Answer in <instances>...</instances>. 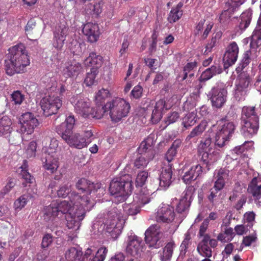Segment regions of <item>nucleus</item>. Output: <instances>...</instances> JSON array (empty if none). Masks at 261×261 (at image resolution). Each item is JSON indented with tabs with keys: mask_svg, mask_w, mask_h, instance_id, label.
Masks as SVG:
<instances>
[{
	"mask_svg": "<svg viewBox=\"0 0 261 261\" xmlns=\"http://www.w3.org/2000/svg\"><path fill=\"white\" fill-rule=\"evenodd\" d=\"M76 188L82 192H86L89 195L96 193V196L100 198L103 195L105 190L101 187V184L96 183L88 180L85 178H82L78 180L75 185Z\"/></svg>",
	"mask_w": 261,
	"mask_h": 261,
	"instance_id": "obj_9",
	"label": "nucleus"
},
{
	"mask_svg": "<svg viewBox=\"0 0 261 261\" xmlns=\"http://www.w3.org/2000/svg\"><path fill=\"white\" fill-rule=\"evenodd\" d=\"M74 110L77 114L84 118H90V116L92 115V108L89 99L86 98H80L75 104Z\"/></svg>",
	"mask_w": 261,
	"mask_h": 261,
	"instance_id": "obj_21",
	"label": "nucleus"
},
{
	"mask_svg": "<svg viewBox=\"0 0 261 261\" xmlns=\"http://www.w3.org/2000/svg\"><path fill=\"white\" fill-rule=\"evenodd\" d=\"M71 192L70 186L64 185L60 187V189L57 191V195L59 197L64 198L67 196H69Z\"/></svg>",
	"mask_w": 261,
	"mask_h": 261,
	"instance_id": "obj_54",
	"label": "nucleus"
},
{
	"mask_svg": "<svg viewBox=\"0 0 261 261\" xmlns=\"http://www.w3.org/2000/svg\"><path fill=\"white\" fill-rule=\"evenodd\" d=\"M175 213L174 208L170 205L162 207L158 212L156 221L158 222L170 223L174 220Z\"/></svg>",
	"mask_w": 261,
	"mask_h": 261,
	"instance_id": "obj_26",
	"label": "nucleus"
},
{
	"mask_svg": "<svg viewBox=\"0 0 261 261\" xmlns=\"http://www.w3.org/2000/svg\"><path fill=\"white\" fill-rule=\"evenodd\" d=\"M11 98L15 105H20L24 99V96L20 91L17 90L11 94Z\"/></svg>",
	"mask_w": 261,
	"mask_h": 261,
	"instance_id": "obj_60",
	"label": "nucleus"
},
{
	"mask_svg": "<svg viewBox=\"0 0 261 261\" xmlns=\"http://www.w3.org/2000/svg\"><path fill=\"white\" fill-rule=\"evenodd\" d=\"M179 118V114L177 112H173L169 113L168 116L165 119L164 122L166 124L165 127L170 124L176 122Z\"/></svg>",
	"mask_w": 261,
	"mask_h": 261,
	"instance_id": "obj_53",
	"label": "nucleus"
},
{
	"mask_svg": "<svg viewBox=\"0 0 261 261\" xmlns=\"http://www.w3.org/2000/svg\"><path fill=\"white\" fill-rule=\"evenodd\" d=\"M65 256L67 261H83V252L79 247L69 248L66 251Z\"/></svg>",
	"mask_w": 261,
	"mask_h": 261,
	"instance_id": "obj_34",
	"label": "nucleus"
},
{
	"mask_svg": "<svg viewBox=\"0 0 261 261\" xmlns=\"http://www.w3.org/2000/svg\"><path fill=\"white\" fill-rule=\"evenodd\" d=\"M175 245L173 242L168 243L165 247L163 249L162 251L159 252L160 259L162 261H167L171 259L173 249L175 248Z\"/></svg>",
	"mask_w": 261,
	"mask_h": 261,
	"instance_id": "obj_40",
	"label": "nucleus"
},
{
	"mask_svg": "<svg viewBox=\"0 0 261 261\" xmlns=\"http://www.w3.org/2000/svg\"><path fill=\"white\" fill-rule=\"evenodd\" d=\"M40 104L46 116L57 114L62 105V100L58 96L49 95L42 98Z\"/></svg>",
	"mask_w": 261,
	"mask_h": 261,
	"instance_id": "obj_8",
	"label": "nucleus"
},
{
	"mask_svg": "<svg viewBox=\"0 0 261 261\" xmlns=\"http://www.w3.org/2000/svg\"><path fill=\"white\" fill-rule=\"evenodd\" d=\"M151 160H149L148 158L143 155L137 158L134 162L135 166L138 169L144 168Z\"/></svg>",
	"mask_w": 261,
	"mask_h": 261,
	"instance_id": "obj_52",
	"label": "nucleus"
},
{
	"mask_svg": "<svg viewBox=\"0 0 261 261\" xmlns=\"http://www.w3.org/2000/svg\"><path fill=\"white\" fill-rule=\"evenodd\" d=\"M227 94V91L225 88L216 86L208 92L207 97L213 107L221 108L226 102Z\"/></svg>",
	"mask_w": 261,
	"mask_h": 261,
	"instance_id": "obj_11",
	"label": "nucleus"
},
{
	"mask_svg": "<svg viewBox=\"0 0 261 261\" xmlns=\"http://www.w3.org/2000/svg\"><path fill=\"white\" fill-rule=\"evenodd\" d=\"M169 108L165 100L161 99L158 100L152 112L151 121L152 123H158L162 119L164 111L169 109Z\"/></svg>",
	"mask_w": 261,
	"mask_h": 261,
	"instance_id": "obj_25",
	"label": "nucleus"
},
{
	"mask_svg": "<svg viewBox=\"0 0 261 261\" xmlns=\"http://www.w3.org/2000/svg\"><path fill=\"white\" fill-rule=\"evenodd\" d=\"M207 69L209 70V71L211 72V73L213 74V76L216 74H221L224 69L222 65L220 64V62H216V61L214 62L212 66Z\"/></svg>",
	"mask_w": 261,
	"mask_h": 261,
	"instance_id": "obj_55",
	"label": "nucleus"
},
{
	"mask_svg": "<svg viewBox=\"0 0 261 261\" xmlns=\"http://www.w3.org/2000/svg\"><path fill=\"white\" fill-rule=\"evenodd\" d=\"M54 35V37L53 43V46L58 49H61L64 43L65 38L62 37H60L59 36H57L55 35Z\"/></svg>",
	"mask_w": 261,
	"mask_h": 261,
	"instance_id": "obj_64",
	"label": "nucleus"
},
{
	"mask_svg": "<svg viewBox=\"0 0 261 261\" xmlns=\"http://www.w3.org/2000/svg\"><path fill=\"white\" fill-rule=\"evenodd\" d=\"M92 250L88 248L83 255V261H103L108 253L106 247L100 248L96 252L94 256H91Z\"/></svg>",
	"mask_w": 261,
	"mask_h": 261,
	"instance_id": "obj_30",
	"label": "nucleus"
},
{
	"mask_svg": "<svg viewBox=\"0 0 261 261\" xmlns=\"http://www.w3.org/2000/svg\"><path fill=\"white\" fill-rule=\"evenodd\" d=\"M142 239L136 235H130L128 238L126 250L128 254L137 258L142 252Z\"/></svg>",
	"mask_w": 261,
	"mask_h": 261,
	"instance_id": "obj_17",
	"label": "nucleus"
},
{
	"mask_svg": "<svg viewBox=\"0 0 261 261\" xmlns=\"http://www.w3.org/2000/svg\"><path fill=\"white\" fill-rule=\"evenodd\" d=\"M82 32L86 36L88 41L90 43L96 42L100 35L98 24L91 22L87 23L84 25Z\"/></svg>",
	"mask_w": 261,
	"mask_h": 261,
	"instance_id": "obj_22",
	"label": "nucleus"
},
{
	"mask_svg": "<svg viewBox=\"0 0 261 261\" xmlns=\"http://www.w3.org/2000/svg\"><path fill=\"white\" fill-rule=\"evenodd\" d=\"M110 96V93L109 90L102 88L101 90H99L96 95V103L106 104L105 102V99Z\"/></svg>",
	"mask_w": 261,
	"mask_h": 261,
	"instance_id": "obj_48",
	"label": "nucleus"
},
{
	"mask_svg": "<svg viewBox=\"0 0 261 261\" xmlns=\"http://www.w3.org/2000/svg\"><path fill=\"white\" fill-rule=\"evenodd\" d=\"M25 31L28 38L30 40H35L41 35L42 32L41 27L36 24L33 19L28 21Z\"/></svg>",
	"mask_w": 261,
	"mask_h": 261,
	"instance_id": "obj_27",
	"label": "nucleus"
},
{
	"mask_svg": "<svg viewBox=\"0 0 261 261\" xmlns=\"http://www.w3.org/2000/svg\"><path fill=\"white\" fill-rule=\"evenodd\" d=\"M82 64L74 60L67 62L63 70V75L68 77H77L82 71Z\"/></svg>",
	"mask_w": 261,
	"mask_h": 261,
	"instance_id": "obj_24",
	"label": "nucleus"
},
{
	"mask_svg": "<svg viewBox=\"0 0 261 261\" xmlns=\"http://www.w3.org/2000/svg\"><path fill=\"white\" fill-rule=\"evenodd\" d=\"M85 213L83 212L79 214L77 212L73 213L71 215L66 216L67 221V226L68 228H80L81 226V221L85 217Z\"/></svg>",
	"mask_w": 261,
	"mask_h": 261,
	"instance_id": "obj_33",
	"label": "nucleus"
},
{
	"mask_svg": "<svg viewBox=\"0 0 261 261\" xmlns=\"http://www.w3.org/2000/svg\"><path fill=\"white\" fill-rule=\"evenodd\" d=\"M121 233V229H107L105 234L109 239H117Z\"/></svg>",
	"mask_w": 261,
	"mask_h": 261,
	"instance_id": "obj_61",
	"label": "nucleus"
},
{
	"mask_svg": "<svg viewBox=\"0 0 261 261\" xmlns=\"http://www.w3.org/2000/svg\"><path fill=\"white\" fill-rule=\"evenodd\" d=\"M73 210V206L67 201L64 200L60 203L53 202L44 208V219L50 220L51 217L57 216L59 213L66 214V216H67L74 213Z\"/></svg>",
	"mask_w": 261,
	"mask_h": 261,
	"instance_id": "obj_5",
	"label": "nucleus"
},
{
	"mask_svg": "<svg viewBox=\"0 0 261 261\" xmlns=\"http://www.w3.org/2000/svg\"><path fill=\"white\" fill-rule=\"evenodd\" d=\"M102 63L103 58L94 52L90 53L89 56L85 60L86 66H91L92 68H95L97 70L101 66Z\"/></svg>",
	"mask_w": 261,
	"mask_h": 261,
	"instance_id": "obj_36",
	"label": "nucleus"
},
{
	"mask_svg": "<svg viewBox=\"0 0 261 261\" xmlns=\"http://www.w3.org/2000/svg\"><path fill=\"white\" fill-rule=\"evenodd\" d=\"M111 221L109 222V227L106 228H123L125 222L123 219H113Z\"/></svg>",
	"mask_w": 261,
	"mask_h": 261,
	"instance_id": "obj_58",
	"label": "nucleus"
},
{
	"mask_svg": "<svg viewBox=\"0 0 261 261\" xmlns=\"http://www.w3.org/2000/svg\"><path fill=\"white\" fill-rule=\"evenodd\" d=\"M19 121L21 124V132L28 135L31 134L39 124L38 119L31 112L22 114L19 118Z\"/></svg>",
	"mask_w": 261,
	"mask_h": 261,
	"instance_id": "obj_12",
	"label": "nucleus"
},
{
	"mask_svg": "<svg viewBox=\"0 0 261 261\" xmlns=\"http://www.w3.org/2000/svg\"><path fill=\"white\" fill-rule=\"evenodd\" d=\"M234 130V126L232 122H225L218 129L215 136V143L212 144V138L207 137L201 140L198 146L199 154L215 149L214 147L222 148L229 141Z\"/></svg>",
	"mask_w": 261,
	"mask_h": 261,
	"instance_id": "obj_2",
	"label": "nucleus"
},
{
	"mask_svg": "<svg viewBox=\"0 0 261 261\" xmlns=\"http://www.w3.org/2000/svg\"><path fill=\"white\" fill-rule=\"evenodd\" d=\"M68 28L66 27L65 25L61 24L56 28L54 35L65 38V37L68 34Z\"/></svg>",
	"mask_w": 261,
	"mask_h": 261,
	"instance_id": "obj_57",
	"label": "nucleus"
},
{
	"mask_svg": "<svg viewBox=\"0 0 261 261\" xmlns=\"http://www.w3.org/2000/svg\"><path fill=\"white\" fill-rule=\"evenodd\" d=\"M143 91L142 87L140 85L135 86L130 92V97L135 99L140 98L142 96Z\"/></svg>",
	"mask_w": 261,
	"mask_h": 261,
	"instance_id": "obj_63",
	"label": "nucleus"
},
{
	"mask_svg": "<svg viewBox=\"0 0 261 261\" xmlns=\"http://www.w3.org/2000/svg\"><path fill=\"white\" fill-rule=\"evenodd\" d=\"M66 142L70 146H73L78 149H82L90 143V141H86L85 137H83L79 134H72L71 137L67 139Z\"/></svg>",
	"mask_w": 261,
	"mask_h": 261,
	"instance_id": "obj_35",
	"label": "nucleus"
},
{
	"mask_svg": "<svg viewBox=\"0 0 261 261\" xmlns=\"http://www.w3.org/2000/svg\"><path fill=\"white\" fill-rule=\"evenodd\" d=\"M150 194L146 190H141L138 193H136L134 197V202L140 207L148 203L150 201Z\"/></svg>",
	"mask_w": 261,
	"mask_h": 261,
	"instance_id": "obj_44",
	"label": "nucleus"
},
{
	"mask_svg": "<svg viewBox=\"0 0 261 261\" xmlns=\"http://www.w3.org/2000/svg\"><path fill=\"white\" fill-rule=\"evenodd\" d=\"M109 220L106 219L105 218L101 217H97L93 221L92 225V228H106L109 227Z\"/></svg>",
	"mask_w": 261,
	"mask_h": 261,
	"instance_id": "obj_49",
	"label": "nucleus"
},
{
	"mask_svg": "<svg viewBox=\"0 0 261 261\" xmlns=\"http://www.w3.org/2000/svg\"><path fill=\"white\" fill-rule=\"evenodd\" d=\"M172 164H168L162 168L159 177V186L161 188L166 189L171 185L174 179L172 177Z\"/></svg>",
	"mask_w": 261,
	"mask_h": 261,
	"instance_id": "obj_23",
	"label": "nucleus"
},
{
	"mask_svg": "<svg viewBox=\"0 0 261 261\" xmlns=\"http://www.w3.org/2000/svg\"><path fill=\"white\" fill-rule=\"evenodd\" d=\"M245 0H228L226 3L224 8L225 9L221 14L219 20L220 23H225L231 16L232 14L236 9L242 5Z\"/></svg>",
	"mask_w": 261,
	"mask_h": 261,
	"instance_id": "obj_20",
	"label": "nucleus"
},
{
	"mask_svg": "<svg viewBox=\"0 0 261 261\" xmlns=\"http://www.w3.org/2000/svg\"><path fill=\"white\" fill-rule=\"evenodd\" d=\"M205 229H199V235L202 237V239L198 243L197 250L198 253L203 257L210 258L212 256V248L218 245L217 240L212 239L210 236L205 233Z\"/></svg>",
	"mask_w": 261,
	"mask_h": 261,
	"instance_id": "obj_6",
	"label": "nucleus"
},
{
	"mask_svg": "<svg viewBox=\"0 0 261 261\" xmlns=\"http://www.w3.org/2000/svg\"><path fill=\"white\" fill-rule=\"evenodd\" d=\"M247 191L254 197L256 203L261 206V181L254 177L248 186Z\"/></svg>",
	"mask_w": 261,
	"mask_h": 261,
	"instance_id": "obj_28",
	"label": "nucleus"
},
{
	"mask_svg": "<svg viewBox=\"0 0 261 261\" xmlns=\"http://www.w3.org/2000/svg\"><path fill=\"white\" fill-rule=\"evenodd\" d=\"M98 73V70L95 68H91L90 72L87 73L84 83L87 86L93 85L95 82V77Z\"/></svg>",
	"mask_w": 261,
	"mask_h": 261,
	"instance_id": "obj_47",
	"label": "nucleus"
},
{
	"mask_svg": "<svg viewBox=\"0 0 261 261\" xmlns=\"http://www.w3.org/2000/svg\"><path fill=\"white\" fill-rule=\"evenodd\" d=\"M238 46L235 42H233L228 46L223 58V64L224 70L236 62L238 58Z\"/></svg>",
	"mask_w": 261,
	"mask_h": 261,
	"instance_id": "obj_18",
	"label": "nucleus"
},
{
	"mask_svg": "<svg viewBox=\"0 0 261 261\" xmlns=\"http://www.w3.org/2000/svg\"><path fill=\"white\" fill-rule=\"evenodd\" d=\"M25 48L23 44L19 43L9 49L5 59V69L8 75L12 76L22 72L29 65L30 60Z\"/></svg>",
	"mask_w": 261,
	"mask_h": 261,
	"instance_id": "obj_1",
	"label": "nucleus"
},
{
	"mask_svg": "<svg viewBox=\"0 0 261 261\" xmlns=\"http://www.w3.org/2000/svg\"><path fill=\"white\" fill-rule=\"evenodd\" d=\"M11 124V119L8 116L0 117V136H7L10 134L12 129Z\"/></svg>",
	"mask_w": 261,
	"mask_h": 261,
	"instance_id": "obj_42",
	"label": "nucleus"
},
{
	"mask_svg": "<svg viewBox=\"0 0 261 261\" xmlns=\"http://www.w3.org/2000/svg\"><path fill=\"white\" fill-rule=\"evenodd\" d=\"M26 196L23 194L14 202V205L16 209L21 210L24 207L29 200Z\"/></svg>",
	"mask_w": 261,
	"mask_h": 261,
	"instance_id": "obj_59",
	"label": "nucleus"
},
{
	"mask_svg": "<svg viewBox=\"0 0 261 261\" xmlns=\"http://www.w3.org/2000/svg\"><path fill=\"white\" fill-rule=\"evenodd\" d=\"M182 15V11H178L172 9L168 17V20L170 23L175 22L179 19Z\"/></svg>",
	"mask_w": 261,
	"mask_h": 261,
	"instance_id": "obj_56",
	"label": "nucleus"
},
{
	"mask_svg": "<svg viewBox=\"0 0 261 261\" xmlns=\"http://www.w3.org/2000/svg\"><path fill=\"white\" fill-rule=\"evenodd\" d=\"M258 29L255 30L251 38H246V44L250 41L251 49L246 51V65L249 63V60L256 56V48L261 46V14L257 21Z\"/></svg>",
	"mask_w": 261,
	"mask_h": 261,
	"instance_id": "obj_7",
	"label": "nucleus"
},
{
	"mask_svg": "<svg viewBox=\"0 0 261 261\" xmlns=\"http://www.w3.org/2000/svg\"><path fill=\"white\" fill-rule=\"evenodd\" d=\"M229 171L225 168H221L217 174V179L215 183V188L218 190L223 189L225 185V180L228 177Z\"/></svg>",
	"mask_w": 261,
	"mask_h": 261,
	"instance_id": "obj_41",
	"label": "nucleus"
},
{
	"mask_svg": "<svg viewBox=\"0 0 261 261\" xmlns=\"http://www.w3.org/2000/svg\"><path fill=\"white\" fill-rule=\"evenodd\" d=\"M259 128V117L255 106L246 107V130L250 135L256 134Z\"/></svg>",
	"mask_w": 261,
	"mask_h": 261,
	"instance_id": "obj_10",
	"label": "nucleus"
},
{
	"mask_svg": "<svg viewBox=\"0 0 261 261\" xmlns=\"http://www.w3.org/2000/svg\"><path fill=\"white\" fill-rule=\"evenodd\" d=\"M109 114L112 121L118 122L126 117L130 108V105L123 99L116 98L107 102Z\"/></svg>",
	"mask_w": 261,
	"mask_h": 261,
	"instance_id": "obj_4",
	"label": "nucleus"
},
{
	"mask_svg": "<svg viewBox=\"0 0 261 261\" xmlns=\"http://www.w3.org/2000/svg\"><path fill=\"white\" fill-rule=\"evenodd\" d=\"M21 175L24 180V181L22 182V185L26 187L27 184H29V187L27 189L26 193L23 195H26L29 200L35 198L37 195V189L31 185L34 182L35 178L27 170L23 169L21 170Z\"/></svg>",
	"mask_w": 261,
	"mask_h": 261,
	"instance_id": "obj_19",
	"label": "nucleus"
},
{
	"mask_svg": "<svg viewBox=\"0 0 261 261\" xmlns=\"http://www.w3.org/2000/svg\"><path fill=\"white\" fill-rule=\"evenodd\" d=\"M139 154L146 156L149 160H152L154 157V150L153 149V140L148 138L143 141L138 149Z\"/></svg>",
	"mask_w": 261,
	"mask_h": 261,
	"instance_id": "obj_29",
	"label": "nucleus"
},
{
	"mask_svg": "<svg viewBox=\"0 0 261 261\" xmlns=\"http://www.w3.org/2000/svg\"><path fill=\"white\" fill-rule=\"evenodd\" d=\"M145 239L146 243L150 247L159 248L162 245L166 235L161 229H146L145 232Z\"/></svg>",
	"mask_w": 261,
	"mask_h": 261,
	"instance_id": "obj_14",
	"label": "nucleus"
},
{
	"mask_svg": "<svg viewBox=\"0 0 261 261\" xmlns=\"http://www.w3.org/2000/svg\"><path fill=\"white\" fill-rule=\"evenodd\" d=\"M44 155L42 162L44 168L50 173H54L59 167V158L57 149L50 147L44 153Z\"/></svg>",
	"mask_w": 261,
	"mask_h": 261,
	"instance_id": "obj_13",
	"label": "nucleus"
},
{
	"mask_svg": "<svg viewBox=\"0 0 261 261\" xmlns=\"http://www.w3.org/2000/svg\"><path fill=\"white\" fill-rule=\"evenodd\" d=\"M96 106L95 108H92V111H91V116H90V118H96L100 119L104 115L108 114L109 108H108L107 102L106 104L103 103H96Z\"/></svg>",
	"mask_w": 261,
	"mask_h": 261,
	"instance_id": "obj_39",
	"label": "nucleus"
},
{
	"mask_svg": "<svg viewBox=\"0 0 261 261\" xmlns=\"http://www.w3.org/2000/svg\"><path fill=\"white\" fill-rule=\"evenodd\" d=\"M202 167L199 164L191 167L189 170L186 171L182 176V180L186 184H190L192 181H194L202 174Z\"/></svg>",
	"mask_w": 261,
	"mask_h": 261,
	"instance_id": "obj_32",
	"label": "nucleus"
},
{
	"mask_svg": "<svg viewBox=\"0 0 261 261\" xmlns=\"http://www.w3.org/2000/svg\"><path fill=\"white\" fill-rule=\"evenodd\" d=\"M206 127L205 122L200 123L195 127L186 137V140L188 142H196L198 137L204 131Z\"/></svg>",
	"mask_w": 261,
	"mask_h": 261,
	"instance_id": "obj_38",
	"label": "nucleus"
},
{
	"mask_svg": "<svg viewBox=\"0 0 261 261\" xmlns=\"http://www.w3.org/2000/svg\"><path fill=\"white\" fill-rule=\"evenodd\" d=\"M191 234L189 231H187L185 234V238L180 246L181 255H185L187 252V249L191 244Z\"/></svg>",
	"mask_w": 261,
	"mask_h": 261,
	"instance_id": "obj_50",
	"label": "nucleus"
},
{
	"mask_svg": "<svg viewBox=\"0 0 261 261\" xmlns=\"http://www.w3.org/2000/svg\"><path fill=\"white\" fill-rule=\"evenodd\" d=\"M240 81H237L234 91V97L238 101L245 100V79L244 74L240 75Z\"/></svg>",
	"mask_w": 261,
	"mask_h": 261,
	"instance_id": "obj_37",
	"label": "nucleus"
},
{
	"mask_svg": "<svg viewBox=\"0 0 261 261\" xmlns=\"http://www.w3.org/2000/svg\"><path fill=\"white\" fill-rule=\"evenodd\" d=\"M199 154L201 156V161L205 165L207 170H210V166L216 162L220 156L219 152L216 149Z\"/></svg>",
	"mask_w": 261,
	"mask_h": 261,
	"instance_id": "obj_31",
	"label": "nucleus"
},
{
	"mask_svg": "<svg viewBox=\"0 0 261 261\" xmlns=\"http://www.w3.org/2000/svg\"><path fill=\"white\" fill-rule=\"evenodd\" d=\"M148 176V173L146 171H142L138 173L136 179V186L137 187H143Z\"/></svg>",
	"mask_w": 261,
	"mask_h": 261,
	"instance_id": "obj_51",
	"label": "nucleus"
},
{
	"mask_svg": "<svg viewBox=\"0 0 261 261\" xmlns=\"http://www.w3.org/2000/svg\"><path fill=\"white\" fill-rule=\"evenodd\" d=\"M234 236L235 232L233 231V229H224L218 234L216 240L221 243H227L230 242Z\"/></svg>",
	"mask_w": 261,
	"mask_h": 261,
	"instance_id": "obj_46",
	"label": "nucleus"
},
{
	"mask_svg": "<svg viewBox=\"0 0 261 261\" xmlns=\"http://www.w3.org/2000/svg\"><path fill=\"white\" fill-rule=\"evenodd\" d=\"M233 151L236 154L240 155L239 163L242 162L241 164L242 165L244 161L245 158V154L244 153V152L245 151V143H243L242 145L236 147L233 149Z\"/></svg>",
	"mask_w": 261,
	"mask_h": 261,
	"instance_id": "obj_62",
	"label": "nucleus"
},
{
	"mask_svg": "<svg viewBox=\"0 0 261 261\" xmlns=\"http://www.w3.org/2000/svg\"><path fill=\"white\" fill-rule=\"evenodd\" d=\"M103 6V3L99 2L98 3L94 2L88 4L86 7H84V10L87 14H95L98 16L102 12Z\"/></svg>",
	"mask_w": 261,
	"mask_h": 261,
	"instance_id": "obj_43",
	"label": "nucleus"
},
{
	"mask_svg": "<svg viewBox=\"0 0 261 261\" xmlns=\"http://www.w3.org/2000/svg\"><path fill=\"white\" fill-rule=\"evenodd\" d=\"M133 186L131 176L128 174H124L114 178L110 184L109 191L111 195L116 197L125 198L130 194Z\"/></svg>",
	"mask_w": 261,
	"mask_h": 261,
	"instance_id": "obj_3",
	"label": "nucleus"
},
{
	"mask_svg": "<svg viewBox=\"0 0 261 261\" xmlns=\"http://www.w3.org/2000/svg\"><path fill=\"white\" fill-rule=\"evenodd\" d=\"M195 111H193L188 113L182 118V124L186 129L193 126L196 122L197 113Z\"/></svg>",
	"mask_w": 261,
	"mask_h": 261,
	"instance_id": "obj_45",
	"label": "nucleus"
},
{
	"mask_svg": "<svg viewBox=\"0 0 261 261\" xmlns=\"http://www.w3.org/2000/svg\"><path fill=\"white\" fill-rule=\"evenodd\" d=\"M194 192L195 189L193 186L188 187L184 192V196L177 205L176 211L178 213L182 215V218L186 217L187 212L191 205Z\"/></svg>",
	"mask_w": 261,
	"mask_h": 261,
	"instance_id": "obj_15",
	"label": "nucleus"
},
{
	"mask_svg": "<svg viewBox=\"0 0 261 261\" xmlns=\"http://www.w3.org/2000/svg\"><path fill=\"white\" fill-rule=\"evenodd\" d=\"M73 115H70L66 117L65 121L56 127L57 133L66 142L73 134L72 129L75 124Z\"/></svg>",
	"mask_w": 261,
	"mask_h": 261,
	"instance_id": "obj_16",
	"label": "nucleus"
}]
</instances>
